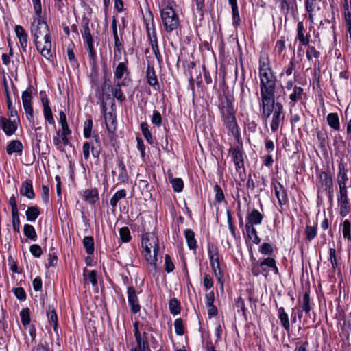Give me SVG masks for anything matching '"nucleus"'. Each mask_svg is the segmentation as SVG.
<instances>
[{
    "label": "nucleus",
    "instance_id": "nucleus-1",
    "mask_svg": "<svg viewBox=\"0 0 351 351\" xmlns=\"http://www.w3.org/2000/svg\"><path fill=\"white\" fill-rule=\"evenodd\" d=\"M218 108L226 128L233 136L238 134L233 98L226 95L220 96Z\"/></svg>",
    "mask_w": 351,
    "mask_h": 351
},
{
    "label": "nucleus",
    "instance_id": "nucleus-2",
    "mask_svg": "<svg viewBox=\"0 0 351 351\" xmlns=\"http://www.w3.org/2000/svg\"><path fill=\"white\" fill-rule=\"evenodd\" d=\"M142 254L146 261L154 269L157 267L158 254L159 252V241L153 232H147L143 235Z\"/></svg>",
    "mask_w": 351,
    "mask_h": 351
},
{
    "label": "nucleus",
    "instance_id": "nucleus-3",
    "mask_svg": "<svg viewBox=\"0 0 351 351\" xmlns=\"http://www.w3.org/2000/svg\"><path fill=\"white\" fill-rule=\"evenodd\" d=\"M102 67L105 80L101 88L97 90L96 97L98 99V104L100 105L101 114L103 115L106 128L108 130H110L107 121V101L110 99V84L108 82L109 81L108 69L106 60L103 61Z\"/></svg>",
    "mask_w": 351,
    "mask_h": 351
},
{
    "label": "nucleus",
    "instance_id": "nucleus-4",
    "mask_svg": "<svg viewBox=\"0 0 351 351\" xmlns=\"http://www.w3.org/2000/svg\"><path fill=\"white\" fill-rule=\"evenodd\" d=\"M31 34L34 38L39 39L42 36H44V40L47 46L44 48V51H49L50 39H51L50 30L47 22L42 19L41 15L36 16L31 24L30 28Z\"/></svg>",
    "mask_w": 351,
    "mask_h": 351
},
{
    "label": "nucleus",
    "instance_id": "nucleus-5",
    "mask_svg": "<svg viewBox=\"0 0 351 351\" xmlns=\"http://www.w3.org/2000/svg\"><path fill=\"white\" fill-rule=\"evenodd\" d=\"M160 17L167 32H171L179 27V17L171 5H168L160 8Z\"/></svg>",
    "mask_w": 351,
    "mask_h": 351
},
{
    "label": "nucleus",
    "instance_id": "nucleus-6",
    "mask_svg": "<svg viewBox=\"0 0 351 351\" xmlns=\"http://www.w3.org/2000/svg\"><path fill=\"white\" fill-rule=\"evenodd\" d=\"M208 254L213 272L216 279L217 280L218 282L221 284V288L223 289L224 275L220 266V262L219 258V250L217 247L213 243H208Z\"/></svg>",
    "mask_w": 351,
    "mask_h": 351
},
{
    "label": "nucleus",
    "instance_id": "nucleus-7",
    "mask_svg": "<svg viewBox=\"0 0 351 351\" xmlns=\"http://www.w3.org/2000/svg\"><path fill=\"white\" fill-rule=\"evenodd\" d=\"M82 29L81 33L84 42L86 44L90 58L94 60L96 54L94 50L93 40L90 32V26L93 27V24L90 23V21L88 18L84 17L82 21Z\"/></svg>",
    "mask_w": 351,
    "mask_h": 351
},
{
    "label": "nucleus",
    "instance_id": "nucleus-8",
    "mask_svg": "<svg viewBox=\"0 0 351 351\" xmlns=\"http://www.w3.org/2000/svg\"><path fill=\"white\" fill-rule=\"evenodd\" d=\"M260 78L261 95L275 94L276 86V77L274 72L258 75Z\"/></svg>",
    "mask_w": 351,
    "mask_h": 351
},
{
    "label": "nucleus",
    "instance_id": "nucleus-9",
    "mask_svg": "<svg viewBox=\"0 0 351 351\" xmlns=\"http://www.w3.org/2000/svg\"><path fill=\"white\" fill-rule=\"evenodd\" d=\"M262 117L267 120L274 112L276 108L275 94L261 95Z\"/></svg>",
    "mask_w": 351,
    "mask_h": 351
},
{
    "label": "nucleus",
    "instance_id": "nucleus-10",
    "mask_svg": "<svg viewBox=\"0 0 351 351\" xmlns=\"http://www.w3.org/2000/svg\"><path fill=\"white\" fill-rule=\"evenodd\" d=\"M317 187L318 189V192L321 190L324 191H327L329 195V197L332 198L333 194V181L332 176L326 173V171H322L319 173L317 181Z\"/></svg>",
    "mask_w": 351,
    "mask_h": 351
},
{
    "label": "nucleus",
    "instance_id": "nucleus-11",
    "mask_svg": "<svg viewBox=\"0 0 351 351\" xmlns=\"http://www.w3.org/2000/svg\"><path fill=\"white\" fill-rule=\"evenodd\" d=\"M272 113L273 115L270 127L271 131L276 132L278 131L280 126L282 125L285 117L283 105L280 102H276L274 112Z\"/></svg>",
    "mask_w": 351,
    "mask_h": 351
},
{
    "label": "nucleus",
    "instance_id": "nucleus-12",
    "mask_svg": "<svg viewBox=\"0 0 351 351\" xmlns=\"http://www.w3.org/2000/svg\"><path fill=\"white\" fill-rule=\"evenodd\" d=\"M19 122L16 118L10 120L5 117H0V128L8 136L13 135L17 130Z\"/></svg>",
    "mask_w": 351,
    "mask_h": 351
},
{
    "label": "nucleus",
    "instance_id": "nucleus-13",
    "mask_svg": "<svg viewBox=\"0 0 351 351\" xmlns=\"http://www.w3.org/2000/svg\"><path fill=\"white\" fill-rule=\"evenodd\" d=\"M263 217H264L262 213H261L258 210L254 208L246 217L245 226L254 227V226L260 225L262 223Z\"/></svg>",
    "mask_w": 351,
    "mask_h": 351
},
{
    "label": "nucleus",
    "instance_id": "nucleus-14",
    "mask_svg": "<svg viewBox=\"0 0 351 351\" xmlns=\"http://www.w3.org/2000/svg\"><path fill=\"white\" fill-rule=\"evenodd\" d=\"M304 95V89L302 87L295 86L293 88V92L289 95L290 101L289 102V111L291 112L293 108L295 107L296 102L300 101Z\"/></svg>",
    "mask_w": 351,
    "mask_h": 351
},
{
    "label": "nucleus",
    "instance_id": "nucleus-15",
    "mask_svg": "<svg viewBox=\"0 0 351 351\" xmlns=\"http://www.w3.org/2000/svg\"><path fill=\"white\" fill-rule=\"evenodd\" d=\"M274 186L275 190V195L278 199V204L281 206L285 205L288 202V197L285 187L279 182H277L276 184L274 185Z\"/></svg>",
    "mask_w": 351,
    "mask_h": 351
},
{
    "label": "nucleus",
    "instance_id": "nucleus-16",
    "mask_svg": "<svg viewBox=\"0 0 351 351\" xmlns=\"http://www.w3.org/2000/svg\"><path fill=\"white\" fill-rule=\"evenodd\" d=\"M273 72L269 57L265 53L260 56L258 60V75Z\"/></svg>",
    "mask_w": 351,
    "mask_h": 351
},
{
    "label": "nucleus",
    "instance_id": "nucleus-17",
    "mask_svg": "<svg viewBox=\"0 0 351 351\" xmlns=\"http://www.w3.org/2000/svg\"><path fill=\"white\" fill-rule=\"evenodd\" d=\"M128 298L129 304L131 306V310L134 313H136L140 310L138 300L136 294V290L133 287L128 288Z\"/></svg>",
    "mask_w": 351,
    "mask_h": 351
},
{
    "label": "nucleus",
    "instance_id": "nucleus-18",
    "mask_svg": "<svg viewBox=\"0 0 351 351\" xmlns=\"http://www.w3.org/2000/svg\"><path fill=\"white\" fill-rule=\"evenodd\" d=\"M14 29L16 37L19 40L20 45L23 51L26 52L27 47V34L21 25H16Z\"/></svg>",
    "mask_w": 351,
    "mask_h": 351
},
{
    "label": "nucleus",
    "instance_id": "nucleus-19",
    "mask_svg": "<svg viewBox=\"0 0 351 351\" xmlns=\"http://www.w3.org/2000/svg\"><path fill=\"white\" fill-rule=\"evenodd\" d=\"M41 102L43 106V114L45 120L48 121L49 124L53 125L55 123V121L53 119L51 109L49 106V101L46 95L41 97Z\"/></svg>",
    "mask_w": 351,
    "mask_h": 351
},
{
    "label": "nucleus",
    "instance_id": "nucleus-20",
    "mask_svg": "<svg viewBox=\"0 0 351 351\" xmlns=\"http://www.w3.org/2000/svg\"><path fill=\"white\" fill-rule=\"evenodd\" d=\"M306 58L308 61L312 60V59L314 58L315 59L314 62V69L315 70H317L319 71V65L320 62L319 60V57L320 56V53L318 51L315 47L310 46L308 45V47L306 49Z\"/></svg>",
    "mask_w": 351,
    "mask_h": 351
},
{
    "label": "nucleus",
    "instance_id": "nucleus-21",
    "mask_svg": "<svg viewBox=\"0 0 351 351\" xmlns=\"http://www.w3.org/2000/svg\"><path fill=\"white\" fill-rule=\"evenodd\" d=\"M20 193L29 199H33L35 197L32 181L25 180L22 183Z\"/></svg>",
    "mask_w": 351,
    "mask_h": 351
},
{
    "label": "nucleus",
    "instance_id": "nucleus-22",
    "mask_svg": "<svg viewBox=\"0 0 351 351\" xmlns=\"http://www.w3.org/2000/svg\"><path fill=\"white\" fill-rule=\"evenodd\" d=\"M230 151L232 152L233 162L236 166L237 170L239 171V169L243 168V156L241 150L239 147H237L230 149Z\"/></svg>",
    "mask_w": 351,
    "mask_h": 351
},
{
    "label": "nucleus",
    "instance_id": "nucleus-23",
    "mask_svg": "<svg viewBox=\"0 0 351 351\" xmlns=\"http://www.w3.org/2000/svg\"><path fill=\"white\" fill-rule=\"evenodd\" d=\"M84 201L90 204H95L99 199L98 191L97 189H86L82 194Z\"/></svg>",
    "mask_w": 351,
    "mask_h": 351
},
{
    "label": "nucleus",
    "instance_id": "nucleus-24",
    "mask_svg": "<svg viewBox=\"0 0 351 351\" xmlns=\"http://www.w3.org/2000/svg\"><path fill=\"white\" fill-rule=\"evenodd\" d=\"M278 317L283 328L289 332L291 328L289 316L283 307L278 308Z\"/></svg>",
    "mask_w": 351,
    "mask_h": 351
},
{
    "label": "nucleus",
    "instance_id": "nucleus-25",
    "mask_svg": "<svg viewBox=\"0 0 351 351\" xmlns=\"http://www.w3.org/2000/svg\"><path fill=\"white\" fill-rule=\"evenodd\" d=\"M143 22L146 27L147 34L156 32L154 16L150 10H148L143 16Z\"/></svg>",
    "mask_w": 351,
    "mask_h": 351
},
{
    "label": "nucleus",
    "instance_id": "nucleus-26",
    "mask_svg": "<svg viewBox=\"0 0 351 351\" xmlns=\"http://www.w3.org/2000/svg\"><path fill=\"white\" fill-rule=\"evenodd\" d=\"M23 146L22 143L19 140H12L6 147V152L9 155L13 153H21L23 151Z\"/></svg>",
    "mask_w": 351,
    "mask_h": 351
},
{
    "label": "nucleus",
    "instance_id": "nucleus-27",
    "mask_svg": "<svg viewBox=\"0 0 351 351\" xmlns=\"http://www.w3.org/2000/svg\"><path fill=\"white\" fill-rule=\"evenodd\" d=\"M304 27L302 22H299L297 25V38L300 44L302 45H308L309 43V36H304Z\"/></svg>",
    "mask_w": 351,
    "mask_h": 351
},
{
    "label": "nucleus",
    "instance_id": "nucleus-28",
    "mask_svg": "<svg viewBox=\"0 0 351 351\" xmlns=\"http://www.w3.org/2000/svg\"><path fill=\"white\" fill-rule=\"evenodd\" d=\"M34 42L35 44V46L36 47V49L40 53V54L45 58L47 60H49L52 57L51 54V39H50L49 43V51H44V48L47 46L46 43H45V45L41 47V43L38 40V39L34 38Z\"/></svg>",
    "mask_w": 351,
    "mask_h": 351
},
{
    "label": "nucleus",
    "instance_id": "nucleus-29",
    "mask_svg": "<svg viewBox=\"0 0 351 351\" xmlns=\"http://www.w3.org/2000/svg\"><path fill=\"white\" fill-rule=\"evenodd\" d=\"M184 236L187 242V245L191 250H196L197 241L195 238V233L191 229H186L184 230Z\"/></svg>",
    "mask_w": 351,
    "mask_h": 351
},
{
    "label": "nucleus",
    "instance_id": "nucleus-30",
    "mask_svg": "<svg viewBox=\"0 0 351 351\" xmlns=\"http://www.w3.org/2000/svg\"><path fill=\"white\" fill-rule=\"evenodd\" d=\"M245 232L247 237L252 240L254 244H259L261 243V238L258 236L256 230L254 226H245Z\"/></svg>",
    "mask_w": 351,
    "mask_h": 351
},
{
    "label": "nucleus",
    "instance_id": "nucleus-31",
    "mask_svg": "<svg viewBox=\"0 0 351 351\" xmlns=\"http://www.w3.org/2000/svg\"><path fill=\"white\" fill-rule=\"evenodd\" d=\"M125 62H121L118 64L114 71V78L116 80L121 79L125 73H128V69L126 65L127 60L125 58Z\"/></svg>",
    "mask_w": 351,
    "mask_h": 351
},
{
    "label": "nucleus",
    "instance_id": "nucleus-32",
    "mask_svg": "<svg viewBox=\"0 0 351 351\" xmlns=\"http://www.w3.org/2000/svg\"><path fill=\"white\" fill-rule=\"evenodd\" d=\"M328 125L335 130L340 129L339 116L337 113H329L326 117Z\"/></svg>",
    "mask_w": 351,
    "mask_h": 351
},
{
    "label": "nucleus",
    "instance_id": "nucleus-33",
    "mask_svg": "<svg viewBox=\"0 0 351 351\" xmlns=\"http://www.w3.org/2000/svg\"><path fill=\"white\" fill-rule=\"evenodd\" d=\"M338 203L340 208L339 214L341 217H346L350 212V204L348 197H339Z\"/></svg>",
    "mask_w": 351,
    "mask_h": 351
},
{
    "label": "nucleus",
    "instance_id": "nucleus-34",
    "mask_svg": "<svg viewBox=\"0 0 351 351\" xmlns=\"http://www.w3.org/2000/svg\"><path fill=\"white\" fill-rule=\"evenodd\" d=\"M39 208L36 206H29L25 212L27 220L29 221H34L40 215Z\"/></svg>",
    "mask_w": 351,
    "mask_h": 351
},
{
    "label": "nucleus",
    "instance_id": "nucleus-35",
    "mask_svg": "<svg viewBox=\"0 0 351 351\" xmlns=\"http://www.w3.org/2000/svg\"><path fill=\"white\" fill-rule=\"evenodd\" d=\"M21 323L25 330H27L28 326L30 324V310L29 308H23L20 312Z\"/></svg>",
    "mask_w": 351,
    "mask_h": 351
},
{
    "label": "nucleus",
    "instance_id": "nucleus-36",
    "mask_svg": "<svg viewBox=\"0 0 351 351\" xmlns=\"http://www.w3.org/2000/svg\"><path fill=\"white\" fill-rule=\"evenodd\" d=\"M112 32L114 38V50H117V51H119V50H124L122 38H119L118 36L115 20H113L112 23Z\"/></svg>",
    "mask_w": 351,
    "mask_h": 351
},
{
    "label": "nucleus",
    "instance_id": "nucleus-37",
    "mask_svg": "<svg viewBox=\"0 0 351 351\" xmlns=\"http://www.w3.org/2000/svg\"><path fill=\"white\" fill-rule=\"evenodd\" d=\"M83 245L88 254L92 255L95 251L94 239L93 237L87 236L83 239Z\"/></svg>",
    "mask_w": 351,
    "mask_h": 351
},
{
    "label": "nucleus",
    "instance_id": "nucleus-38",
    "mask_svg": "<svg viewBox=\"0 0 351 351\" xmlns=\"http://www.w3.org/2000/svg\"><path fill=\"white\" fill-rule=\"evenodd\" d=\"M32 86H30L26 90L22 93V102L23 108L32 106Z\"/></svg>",
    "mask_w": 351,
    "mask_h": 351
},
{
    "label": "nucleus",
    "instance_id": "nucleus-39",
    "mask_svg": "<svg viewBox=\"0 0 351 351\" xmlns=\"http://www.w3.org/2000/svg\"><path fill=\"white\" fill-rule=\"evenodd\" d=\"M275 263V259L271 257H267L260 262V266L262 269V274L265 276H267L268 270L266 267L271 268L273 263Z\"/></svg>",
    "mask_w": 351,
    "mask_h": 351
},
{
    "label": "nucleus",
    "instance_id": "nucleus-40",
    "mask_svg": "<svg viewBox=\"0 0 351 351\" xmlns=\"http://www.w3.org/2000/svg\"><path fill=\"white\" fill-rule=\"evenodd\" d=\"M24 234L30 240L35 241L37 239V234L33 226L25 224L23 228Z\"/></svg>",
    "mask_w": 351,
    "mask_h": 351
},
{
    "label": "nucleus",
    "instance_id": "nucleus-41",
    "mask_svg": "<svg viewBox=\"0 0 351 351\" xmlns=\"http://www.w3.org/2000/svg\"><path fill=\"white\" fill-rule=\"evenodd\" d=\"M342 234L345 239L351 241V223L348 219H346L342 223Z\"/></svg>",
    "mask_w": 351,
    "mask_h": 351
},
{
    "label": "nucleus",
    "instance_id": "nucleus-42",
    "mask_svg": "<svg viewBox=\"0 0 351 351\" xmlns=\"http://www.w3.org/2000/svg\"><path fill=\"white\" fill-rule=\"evenodd\" d=\"M47 315L49 321L53 324V330L56 331L58 328V316L56 311L53 308L51 309L50 307H49V309L47 311Z\"/></svg>",
    "mask_w": 351,
    "mask_h": 351
},
{
    "label": "nucleus",
    "instance_id": "nucleus-43",
    "mask_svg": "<svg viewBox=\"0 0 351 351\" xmlns=\"http://www.w3.org/2000/svg\"><path fill=\"white\" fill-rule=\"evenodd\" d=\"M258 252L265 256L271 255L274 252V249L271 243H263L259 247Z\"/></svg>",
    "mask_w": 351,
    "mask_h": 351
},
{
    "label": "nucleus",
    "instance_id": "nucleus-44",
    "mask_svg": "<svg viewBox=\"0 0 351 351\" xmlns=\"http://www.w3.org/2000/svg\"><path fill=\"white\" fill-rule=\"evenodd\" d=\"M169 311L173 315H178L180 313V304L176 298L171 299L169 303Z\"/></svg>",
    "mask_w": 351,
    "mask_h": 351
},
{
    "label": "nucleus",
    "instance_id": "nucleus-45",
    "mask_svg": "<svg viewBox=\"0 0 351 351\" xmlns=\"http://www.w3.org/2000/svg\"><path fill=\"white\" fill-rule=\"evenodd\" d=\"M317 225L315 226H308L307 225L305 228V234L306 239L308 241H312L317 236Z\"/></svg>",
    "mask_w": 351,
    "mask_h": 351
},
{
    "label": "nucleus",
    "instance_id": "nucleus-46",
    "mask_svg": "<svg viewBox=\"0 0 351 351\" xmlns=\"http://www.w3.org/2000/svg\"><path fill=\"white\" fill-rule=\"evenodd\" d=\"M147 79L148 84L152 86H154L158 84L157 77L153 68L150 69L148 67L147 69Z\"/></svg>",
    "mask_w": 351,
    "mask_h": 351
},
{
    "label": "nucleus",
    "instance_id": "nucleus-47",
    "mask_svg": "<svg viewBox=\"0 0 351 351\" xmlns=\"http://www.w3.org/2000/svg\"><path fill=\"white\" fill-rule=\"evenodd\" d=\"M302 308V311H304L306 314L309 315L311 306L310 305V295L307 291L303 295Z\"/></svg>",
    "mask_w": 351,
    "mask_h": 351
},
{
    "label": "nucleus",
    "instance_id": "nucleus-48",
    "mask_svg": "<svg viewBox=\"0 0 351 351\" xmlns=\"http://www.w3.org/2000/svg\"><path fill=\"white\" fill-rule=\"evenodd\" d=\"M121 85L124 86L125 84L123 82L118 83L114 88L112 90V91L114 97H115L119 101H123L125 99V97L123 95V93L120 88Z\"/></svg>",
    "mask_w": 351,
    "mask_h": 351
},
{
    "label": "nucleus",
    "instance_id": "nucleus-49",
    "mask_svg": "<svg viewBox=\"0 0 351 351\" xmlns=\"http://www.w3.org/2000/svg\"><path fill=\"white\" fill-rule=\"evenodd\" d=\"M142 134L149 143H152V136L149 130V125L146 122L141 124Z\"/></svg>",
    "mask_w": 351,
    "mask_h": 351
},
{
    "label": "nucleus",
    "instance_id": "nucleus-50",
    "mask_svg": "<svg viewBox=\"0 0 351 351\" xmlns=\"http://www.w3.org/2000/svg\"><path fill=\"white\" fill-rule=\"evenodd\" d=\"M172 187L174 191L180 193L182 191L184 187V183L181 178H172L170 180Z\"/></svg>",
    "mask_w": 351,
    "mask_h": 351
},
{
    "label": "nucleus",
    "instance_id": "nucleus-51",
    "mask_svg": "<svg viewBox=\"0 0 351 351\" xmlns=\"http://www.w3.org/2000/svg\"><path fill=\"white\" fill-rule=\"evenodd\" d=\"M6 101H7V106H8V115L10 117L16 118L18 121H20V118L18 115L17 110H16L15 107L13 106L11 99H6Z\"/></svg>",
    "mask_w": 351,
    "mask_h": 351
},
{
    "label": "nucleus",
    "instance_id": "nucleus-52",
    "mask_svg": "<svg viewBox=\"0 0 351 351\" xmlns=\"http://www.w3.org/2000/svg\"><path fill=\"white\" fill-rule=\"evenodd\" d=\"M93 128V120L91 119L85 121L84 124V136L86 138H88L91 136Z\"/></svg>",
    "mask_w": 351,
    "mask_h": 351
},
{
    "label": "nucleus",
    "instance_id": "nucleus-53",
    "mask_svg": "<svg viewBox=\"0 0 351 351\" xmlns=\"http://www.w3.org/2000/svg\"><path fill=\"white\" fill-rule=\"evenodd\" d=\"M126 192L124 189L119 190L117 191L113 197L111 198V206H116L119 200L123 199L125 197Z\"/></svg>",
    "mask_w": 351,
    "mask_h": 351
},
{
    "label": "nucleus",
    "instance_id": "nucleus-54",
    "mask_svg": "<svg viewBox=\"0 0 351 351\" xmlns=\"http://www.w3.org/2000/svg\"><path fill=\"white\" fill-rule=\"evenodd\" d=\"M120 239L123 242H128L131 239L130 230L128 227H122L119 229Z\"/></svg>",
    "mask_w": 351,
    "mask_h": 351
},
{
    "label": "nucleus",
    "instance_id": "nucleus-55",
    "mask_svg": "<svg viewBox=\"0 0 351 351\" xmlns=\"http://www.w3.org/2000/svg\"><path fill=\"white\" fill-rule=\"evenodd\" d=\"M84 276L86 280H89L93 285H97V280L96 278V272L95 271L84 269Z\"/></svg>",
    "mask_w": 351,
    "mask_h": 351
},
{
    "label": "nucleus",
    "instance_id": "nucleus-56",
    "mask_svg": "<svg viewBox=\"0 0 351 351\" xmlns=\"http://www.w3.org/2000/svg\"><path fill=\"white\" fill-rule=\"evenodd\" d=\"M295 64L294 62V59H292L287 66H286L282 73H280V76L282 77L284 75L287 76H290L293 73V71L295 69Z\"/></svg>",
    "mask_w": 351,
    "mask_h": 351
},
{
    "label": "nucleus",
    "instance_id": "nucleus-57",
    "mask_svg": "<svg viewBox=\"0 0 351 351\" xmlns=\"http://www.w3.org/2000/svg\"><path fill=\"white\" fill-rule=\"evenodd\" d=\"M175 332L178 335H182L184 333V325L182 319L178 318L174 321Z\"/></svg>",
    "mask_w": 351,
    "mask_h": 351
},
{
    "label": "nucleus",
    "instance_id": "nucleus-58",
    "mask_svg": "<svg viewBox=\"0 0 351 351\" xmlns=\"http://www.w3.org/2000/svg\"><path fill=\"white\" fill-rule=\"evenodd\" d=\"M232 25L237 28L241 23L238 6L232 8Z\"/></svg>",
    "mask_w": 351,
    "mask_h": 351
},
{
    "label": "nucleus",
    "instance_id": "nucleus-59",
    "mask_svg": "<svg viewBox=\"0 0 351 351\" xmlns=\"http://www.w3.org/2000/svg\"><path fill=\"white\" fill-rule=\"evenodd\" d=\"M25 115L27 120L29 121L32 128L35 127L34 118V111L32 106L25 107L24 108Z\"/></svg>",
    "mask_w": 351,
    "mask_h": 351
},
{
    "label": "nucleus",
    "instance_id": "nucleus-60",
    "mask_svg": "<svg viewBox=\"0 0 351 351\" xmlns=\"http://www.w3.org/2000/svg\"><path fill=\"white\" fill-rule=\"evenodd\" d=\"M165 269L169 273L173 271L175 267L169 254H166L165 257Z\"/></svg>",
    "mask_w": 351,
    "mask_h": 351
},
{
    "label": "nucleus",
    "instance_id": "nucleus-61",
    "mask_svg": "<svg viewBox=\"0 0 351 351\" xmlns=\"http://www.w3.org/2000/svg\"><path fill=\"white\" fill-rule=\"evenodd\" d=\"M14 295L20 300H25L27 298L26 293L23 287H17L13 289Z\"/></svg>",
    "mask_w": 351,
    "mask_h": 351
},
{
    "label": "nucleus",
    "instance_id": "nucleus-62",
    "mask_svg": "<svg viewBox=\"0 0 351 351\" xmlns=\"http://www.w3.org/2000/svg\"><path fill=\"white\" fill-rule=\"evenodd\" d=\"M31 254L36 258H39L43 254V250L40 245L33 244L29 247Z\"/></svg>",
    "mask_w": 351,
    "mask_h": 351
},
{
    "label": "nucleus",
    "instance_id": "nucleus-63",
    "mask_svg": "<svg viewBox=\"0 0 351 351\" xmlns=\"http://www.w3.org/2000/svg\"><path fill=\"white\" fill-rule=\"evenodd\" d=\"M214 191L215 193V198L216 202L219 203L223 201L224 199V195L221 188L219 185L216 184L214 186Z\"/></svg>",
    "mask_w": 351,
    "mask_h": 351
},
{
    "label": "nucleus",
    "instance_id": "nucleus-64",
    "mask_svg": "<svg viewBox=\"0 0 351 351\" xmlns=\"http://www.w3.org/2000/svg\"><path fill=\"white\" fill-rule=\"evenodd\" d=\"M73 47H74L73 43L70 44L67 47L68 59H69V62L73 64H77V60L75 59V54L73 52Z\"/></svg>",
    "mask_w": 351,
    "mask_h": 351
}]
</instances>
